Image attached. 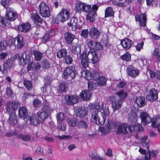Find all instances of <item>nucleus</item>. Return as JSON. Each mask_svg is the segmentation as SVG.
<instances>
[{
    "label": "nucleus",
    "instance_id": "5",
    "mask_svg": "<svg viewBox=\"0 0 160 160\" xmlns=\"http://www.w3.org/2000/svg\"><path fill=\"white\" fill-rule=\"evenodd\" d=\"M117 126L116 132L119 134H125L128 133V132L131 133L132 131V129L130 126L128 125L125 123H120L118 122V124Z\"/></svg>",
    "mask_w": 160,
    "mask_h": 160
},
{
    "label": "nucleus",
    "instance_id": "25",
    "mask_svg": "<svg viewBox=\"0 0 160 160\" xmlns=\"http://www.w3.org/2000/svg\"><path fill=\"white\" fill-rule=\"evenodd\" d=\"M87 112L86 109L84 108H82L77 110L76 114L77 116L81 118H84L87 114Z\"/></svg>",
    "mask_w": 160,
    "mask_h": 160
},
{
    "label": "nucleus",
    "instance_id": "34",
    "mask_svg": "<svg viewBox=\"0 0 160 160\" xmlns=\"http://www.w3.org/2000/svg\"><path fill=\"white\" fill-rule=\"evenodd\" d=\"M67 54V50L65 48H62L57 52V56L59 58H64Z\"/></svg>",
    "mask_w": 160,
    "mask_h": 160
},
{
    "label": "nucleus",
    "instance_id": "57",
    "mask_svg": "<svg viewBox=\"0 0 160 160\" xmlns=\"http://www.w3.org/2000/svg\"><path fill=\"white\" fill-rule=\"evenodd\" d=\"M2 5L6 9L8 7L10 4V0H1L0 2Z\"/></svg>",
    "mask_w": 160,
    "mask_h": 160
},
{
    "label": "nucleus",
    "instance_id": "22",
    "mask_svg": "<svg viewBox=\"0 0 160 160\" xmlns=\"http://www.w3.org/2000/svg\"><path fill=\"white\" fill-rule=\"evenodd\" d=\"M19 117V118H23V119L26 118L28 115V110L24 107H20L18 109Z\"/></svg>",
    "mask_w": 160,
    "mask_h": 160
},
{
    "label": "nucleus",
    "instance_id": "16",
    "mask_svg": "<svg viewBox=\"0 0 160 160\" xmlns=\"http://www.w3.org/2000/svg\"><path fill=\"white\" fill-rule=\"evenodd\" d=\"M127 72L129 75L133 78H135L139 73V72L138 70L132 65H130L128 67Z\"/></svg>",
    "mask_w": 160,
    "mask_h": 160
},
{
    "label": "nucleus",
    "instance_id": "4",
    "mask_svg": "<svg viewBox=\"0 0 160 160\" xmlns=\"http://www.w3.org/2000/svg\"><path fill=\"white\" fill-rule=\"evenodd\" d=\"M81 75L86 79L89 80L93 79L94 80H97L99 77V73L96 71H94L91 73L89 71L84 69L81 72Z\"/></svg>",
    "mask_w": 160,
    "mask_h": 160
},
{
    "label": "nucleus",
    "instance_id": "10",
    "mask_svg": "<svg viewBox=\"0 0 160 160\" xmlns=\"http://www.w3.org/2000/svg\"><path fill=\"white\" fill-rule=\"evenodd\" d=\"M110 101L112 102V107L113 112H114L116 110H118L121 107L122 101L118 96L112 97Z\"/></svg>",
    "mask_w": 160,
    "mask_h": 160
},
{
    "label": "nucleus",
    "instance_id": "11",
    "mask_svg": "<svg viewBox=\"0 0 160 160\" xmlns=\"http://www.w3.org/2000/svg\"><path fill=\"white\" fill-rule=\"evenodd\" d=\"M146 98L151 102L156 101L158 98V92L154 88L151 89L148 94L146 96Z\"/></svg>",
    "mask_w": 160,
    "mask_h": 160
},
{
    "label": "nucleus",
    "instance_id": "50",
    "mask_svg": "<svg viewBox=\"0 0 160 160\" xmlns=\"http://www.w3.org/2000/svg\"><path fill=\"white\" fill-rule=\"evenodd\" d=\"M133 130L136 131H142L143 128L141 125L139 123H137L133 126Z\"/></svg>",
    "mask_w": 160,
    "mask_h": 160
},
{
    "label": "nucleus",
    "instance_id": "56",
    "mask_svg": "<svg viewBox=\"0 0 160 160\" xmlns=\"http://www.w3.org/2000/svg\"><path fill=\"white\" fill-rule=\"evenodd\" d=\"M88 88L90 90H93L96 88V84L95 82L90 81L88 83Z\"/></svg>",
    "mask_w": 160,
    "mask_h": 160
},
{
    "label": "nucleus",
    "instance_id": "14",
    "mask_svg": "<svg viewBox=\"0 0 160 160\" xmlns=\"http://www.w3.org/2000/svg\"><path fill=\"white\" fill-rule=\"evenodd\" d=\"M139 116L143 124L147 125L150 123L152 121L151 117L146 112H141Z\"/></svg>",
    "mask_w": 160,
    "mask_h": 160
},
{
    "label": "nucleus",
    "instance_id": "49",
    "mask_svg": "<svg viewBox=\"0 0 160 160\" xmlns=\"http://www.w3.org/2000/svg\"><path fill=\"white\" fill-rule=\"evenodd\" d=\"M64 60L65 63L68 65L71 64L73 61L72 57L70 55H66L64 57Z\"/></svg>",
    "mask_w": 160,
    "mask_h": 160
},
{
    "label": "nucleus",
    "instance_id": "23",
    "mask_svg": "<svg viewBox=\"0 0 160 160\" xmlns=\"http://www.w3.org/2000/svg\"><path fill=\"white\" fill-rule=\"evenodd\" d=\"M139 22L141 26H145L146 25V15L145 14H141L138 16V18L135 16V19L136 21Z\"/></svg>",
    "mask_w": 160,
    "mask_h": 160
},
{
    "label": "nucleus",
    "instance_id": "7",
    "mask_svg": "<svg viewBox=\"0 0 160 160\" xmlns=\"http://www.w3.org/2000/svg\"><path fill=\"white\" fill-rule=\"evenodd\" d=\"M70 18V14L68 11L65 9H62L57 16L58 21L62 22L67 21Z\"/></svg>",
    "mask_w": 160,
    "mask_h": 160
},
{
    "label": "nucleus",
    "instance_id": "53",
    "mask_svg": "<svg viewBox=\"0 0 160 160\" xmlns=\"http://www.w3.org/2000/svg\"><path fill=\"white\" fill-rule=\"evenodd\" d=\"M90 156L93 159L98 160H106L102 158L99 157L97 154L92 152L89 154Z\"/></svg>",
    "mask_w": 160,
    "mask_h": 160
},
{
    "label": "nucleus",
    "instance_id": "40",
    "mask_svg": "<svg viewBox=\"0 0 160 160\" xmlns=\"http://www.w3.org/2000/svg\"><path fill=\"white\" fill-rule=\"evenodd\" d=\"M22 61L24 63L27 64L28 62L30 61V56L29 54H27L26 53H23L22 55Z\"/></svg>",
    "mask_w": 160,
    "mask_h": 160
},
{
    "label": "nucleus",
    "instance_id": "64",
    "mask_svg": "<svg viewBox=\"0 0 160 160\" xmlns=\"http://www.w3.org/2000/svg\"><path fill=\"white\" fill-rule=\"evenodd\" d=\"M153 55L157 58L158 61L160 62V55L157 49H156L154 50Z\"/></svg>",
    "mask_w": 160,
    "mask_h": 160
},
{
    "label": "nucleus",
    "instance_id": "2",
    "mask_svg": "<svg viewBox=\"0 0 160 160\" xmlns=\"http://www.w3.org/2000/svg\"><path fill=\"white\" fill-rule=\"evenodd\" d=\"M103 108V103H99L98 102L91 103L89 106V109L90 110V116L92 121L95 124L98 122L99 117L102 115V112L99 110H102Z\"/></svg>",
    "mask_w": 160,
    "mask_h": 160
},
{
    "label": "nucleus",
    "instance_id": "32",
    "mask_svg": "<svg viewBox=\"0 0 160 160\" xmlns=\"http://www.w3.org/2000/svg\"><path fill=\"white\" fill-rule=\"evenodd\" d=\"M72 50L74 52V53L78 55L79 54L81 51V46L78 44L73 43L72 44Z\"/></svg>",
    "mask_w": 160,
    "mask_h": 160
},
{
    "label": "nucleus",
    "instance_id": "41",
    "mask_svg": "<svg viewBox=\"0 0 160 160\" xmlns=\"http://www.w3.org/2000/svg\"><path fill=\"white\" fill-rule=\"evenodd\" d=\"M117 93L119 98L121 100V101L123 99L126 98L127 96V93L126 92H124L123 90H120L119 91L117 92Z\"/></svg>",
    "mask_w": 160,
    "mask_h": 160
},
{
    "label": "nucleus",
    "instance_id": "12",
    "mask_svg": "<svg viewBox=\"0 0 160 160\" xmlns=\"http://www.w3.org/2000/svg\"><path fill=\"white\" fill-rule=\"evenodd\" d=\"M91 10V7L90 5H87L82 2L77 4L75 8V10L77 12L82 11L83 12H88Z\"/></svg>",
    "mask_w": 160,
    "mask_h": 160
},
{
    "label": "nucleus",
    "instance_id": "30",
    "mask_svg": "<svg viewBox=\"0 0 160 160\" xmlns=\"http://www.w3.org/2000/svg\"><path fill=\"white\" fill-rule=\"evenodd\" d=\"M97 15L96 12L94 11H92L90 12L87 16V19L91 22L94 21L95 18Z\"/></svg>",
    "mask_w": 160,
    "mask_h": 160
},
{
    "label": "nucleus",
    "instance_id": "35",
    "mask_svg": "<svg viewBox=\"0 0 160 160\" xmlns=\"http://www.w3.org/2000/svg\"><path fill=\"white\" fill-rule=\"evenodd\" d=\"M105 17H109L113 16L114 12L111 7H108L107 8L105 11Z\"/></svg>",
    "mask_w": 160,
    "mask_h": 160
},
{
    "label": "nucleus",
    "instance_id": "55",
    "mask_svg": "<svg viewBox=\"0 0 160 160\" xmlns=\"http://www.w3.org/2000/svg\"><path fill=\"white\" fill-rule=\"evenodd\" d=\"M7 68L6 64L4 63L3 65L0 66V72L4 74L7 73L8 70Z\"/></svg>",
    "mask_w": 160,
    "mask_h": 160
},
{
    "label": "nucleus",
    "instance_id": "42",
    "mask_svg": "<svg viewBox=\"0 0 160 160\" xmlns=\"http://www.w3.org/2000/svg\"><path fill=\"white\" fill-rule=\"evenodd\" d=\"M106 120V117L104 114L101 115L99 117L98 120V122L96 124L98 125H103Z\"/></svg>",
    "mask_w": 160,
    "mask_h": 160
},
{
    "label": "nucleus",
    "instance_id": "44",
    "mask_svg": "<svg viewBox=\"0 0 160 160\" xmlns=\"http://www.w3.org/2000/svg\"><path fill=\"white\" fill-rule=\"evenodd\" d=\"M35 60L39 61L42 57V54L38 51H35L33 52Z\"/></svg>",
    "mask_w": 160,
    "mask_h": 160
},
{
    "label": "nucleus",
    "instance_id": "9",
    "mask_svg": "<svg viewBox=\"0 0 160 160\" xmlns=\"http://www.w3.org/2000/svg\"><path fill=\"white\" fill-rule=\"evenodd\" d=\"M6 11L5 16L8 20L11 21H13L17 18L18 14L12 8H8L6 9Z\"/></svg>",
    "mask_w": 160,
    "mask_h": 160
},
{
    "label": "nucleus",
    "instance_id": "26",
    "mask_svg": "<svg viewBox=\"0 0 160 160\" xmlns=\"http://www.w3.org/2000/svg\"><path fill=\"white\" fill-rule=\"evenodd\" d=\"M91 92L90 91L87 90L82 91L80 94L81 97L84 101L89 100L91 97Z\"/></svg>",
    "mask_w": 160,
    "mask_h": 160
},
{
    "label": "nucleus",
    "instance_id": "46",
    "mask_svg": "<svg viewBox=\"0 0 160 160\" xmlns=\"http://www.w3.org/2000/svg\"><path fill=\"white\" fill-rule=\"evenodd\" d=\"M24 85L28 91L30 90L32 88V82L30 81L24 80Z\"/></svg>",
    "mask_w": 160,
    "mask_h": 160
},
{
    "label": "nucleus",
    "instance_id": "13",
    "mask_svg": "<svg viewBox=\"0 0 160 160\" xmlns=\"http://www.w3.org/2000/svg\"><path fill=\"white\" fill-rule=\"evenodd\" d=\"M78 97L75 95L66 96L65 97V103L67 104L73 105L78 101Z\"/></svg>",
    "mask_w": 160,
    "mask_h": 160
},
{
    "label": "nucleus",
    "instance_id": "54",
    "mask_svg": "<svg viewBox=\"0 0 160 160\" xmlns=\"http://www.w3.org/2000/svg\"><path fill=\"white\" fill-rule=\"evenodd\" d=\"M34 107L37 108L40 107L42 105L41 101L38 98H35L33 102Z\"/></svg>",
    "mask_w": 160,
    "mask_h": 160
},
{
    "label": "nucleus",
    "instance_id": "19",
    "mask_svg": "<svg viewBox=\"0 0 160 160\" xmlns=\"http://www.w3.org/2000/svg\"><path fill=\"white\" fill-rule=\"evenodd\" d=\"M31 28L30 24L27 22L19 24L18 27V29L20 31L26 32L28 31Z\"/></svg>",
    "mask_w": 160,
    "mask_h": 160
},
{
    "label": "nucleus",
    "instance_id": "8",
    "mask_svg": "<svg viewBox=\"0 0 160 160\" xmlns=\"http://www.w3.org/2000/svg\"><path fill=\"white\" fill-rule=\"evenodd\" d=\"M77 74L75 68L74 66H69L65 70L63 75L65 78L67 79L69 78H74Z\"/></svg>",
    "mask_w": 160,
    "mask_h": 160
},
{
    "label": "nucleus",
    "instance_id": "18",
    "mask_svg": "<svg viewBox=\"0 0 160 160\" xmlns=\"http://www.w3.org/2000/svg\"><path fill=\"white\" fill-rule=\"evenodd\" d=\"M121 44L122 47L127 50L130 48L132 44V42L129 39L126 38L121 41Z\"/></svg>",
    "mask_w": 160,
    "mask_h": 160
},
{
    "label": "nucleus",
    "instance_id": "39",
    "mask_svg": "<svg viewBox=\"0 0 160 160\" xmlns=\"http://www.w3.org/2000/svg\"><path fill=\"white\" fill-rule=\"evenodd\" d=\"M29 120L31 124L35 126L38 125L41 122L37 118V116L35 117L32 116L29 118Z\"/></svg>",
    "mask_w": 160,
    "mask_h": 160
},
{
    "label": "nucleus",
    "instance_id": "63",
    "mask_svg": "<svg viewBox=\"0 0 160 160\" xmlns=\"http://www.w3.org/2000/svg\"><path fill=\"white\" fill-rule=\"evenodd\" d=\"M58 129L63 131L65 130L66 126L62 122H58Z\"/></svg>",
    "mask_w": 160,
    "mask_h": 160
},
{
    "label": "nucleus",
    "instance_id": "20",
    "mask_svg": "<svg viewBox=\"0 0 160 160\" xmlns=\"http://www.w3.org/2000/svg\"><path fill=\"white\" fill-rule=\"evenodd\" d=\"M18 107V104L15 102H9L6 105V111L8 112H13L12 111L17 109Z\"/></svg>",
    "mask_w": 160,
    "mask_h": 160
},
{
    "label": "nucleus",
    "instance_id": "51",
    "mask_svg": "<svg viewBox=\"0 0 160 160\" xmlns=\"http://www.w3.org/2000/svg\"><path fill=\"white\" fill-rule=\"evenodd\" d=\"M50 38V33H47L45 34L41 38V39L42 42L44 43H45L49 41Z\"/></svg>",
    "mask_w": 160,
    "mask_h": 160
},
{
    "label": "nucleus",
    "instance_id": "37",
    "mask_svg": "<svg viewBox=\"0 0 160 160\" xmlns=\"http://www.w3.org/2000/svg\"><path fill=\"white\" fill-rule=\"evenodd\" d=\"M18 137L24 141H29L31 138V137L29 134H20L18 135Z\"/></svg>",
    "mask_w": 160,
    "mask_h": 160
},
{
    "label": "nucleus",
    "instance_id": "3",
    "mask_svg": "<svg viewBox=\"0 0 160 160\" xmlns=\"http://www.w3.org/2000/svg\"><path fill=\"white\" fill-rule=\"evenodd\" d=\"M39 13L43 17H48L50 15V12L48 6L44 2H42L37 7Z\"/></svg>",
    "mask_w": 160,
    "mask_h": 160
},
{
    "label": "nucleus",
    "instance_id": "52",
    "mask_svg": "<svg viewBox=\"0 0 160 160\" xmlns=\"http://www.w3.org/2000/svg\"><path fill=\"white\" fill-rule=\"evenodd\" d=\"M128 121L131 122H136L137 120V118L135 114L131 113L129 114Z\"/></svg>",
    "mask_w": 160,
    "mask_h": 160
},
{
    "label": "nucleus",
    "instance_id": "21",
    "mask_svg": "<svg viewBox=\"0 0 160 160\" xmlns=\"http://www.w3.org/2000/svg\"><path fill=\"white\" fill-rule=\"evenodd\" d=\"M37 118L41 123H43L46 119L48 117V112H39L37 114Z\"/></svg>",
    "mask_w": 160,
    "mask_h": 160
},
{
    "label": "nucleus",
    "instance_id": "47",
    "mask_svg": "<svg viewBox=\"0 0 160 160\" xmlns=\"http://www.w3.org/2000/svg\"><path fill=\"white\" fill-rule=\"evenodd\" d=\"M5 63L6 64V66L8 70L12 67L14 64L13 60L10 59H8Z\"/></svg>",
    "mask_w": 160,
    "mask_h": 160
},
{
    "label": "nucleus",
    "instance_id": "33",
    "mask_svg": "<svg viewBox=\"0 0 160 160\" xmlns=\"http://www.w3.org/2000/svg\"><path fill=\"white\" fill-rule=\"evenodd\" d=\"M76 127L79 128L86 129L88 128V124L83 121H77L76 123Z\"/></svg>",
    "mask_w": 160,
    "mask_h": 160
},
{
    "label": "nucleus",
    "instance_id": "43",
    "mask_svg": "<svg viewBox=\"0 0 160 160\" xmlns=\"http://www.w3.org/2000/svg\"><path fill=\"white\" fill-rule=\"evenodd\" d=\"M68 86L67 84L64 82H61L59 86V90L61 92H65L68 88Z\"/></svg>",
    "mask_w": 160,
    "mask_h": 160
},
{
    "label": "nucleus",
    "instance_id": "27",
    "mask_svg": "<svg viewBox=\"0 0 160 160\" xmlns=\"http://www.w3.org/2000/svg\"><path fill=\"white\" fill-rule=\"evenodd\" d=\"M135 99V102L138 107H143L145 105V98L143 97H136Z\"/></svg>",
    "mask_w": 160,
    "mask_h": 160
},
{
    "label": "nucleus",
    "instance_id": "6",
    "mask_svg": "<svg viewBox=\"0 0 160 160\" xmlns=\"http://www.w3.org/2000/svg\"><path fill=\"white\" fill-rule=\"evenodd\" d=\"M84 24L83 22L81 20L78 22L77 18L74 17L71 18L69 22L68 23V25L73 31H76L77 29L80 30Z\"/></svg>",
    "mask_w": 160,
    "mask_h": 160
},
{
    "label": "nucleus",
    "instance_id": "15",
    "mask_svg": "<svg viewBox=\"0 0 160 160\" xmlns=\"http://www.w3.org/2000/svg\"><path fill=\"white\" fill-rule=\"evenodd\" d=\"M101 32L96 28L92 27L89 31V35L90 37L94 39L98 38L101 34Z\"/></svg>",
    "mask_w": 160,
    "mask_h": 160
},
{
    "label": "nucleus",
    "instance_id": "24",
    "mask_svg": "<svg viewBox=\"0 0 160 160\" xmlns=\"http://www.w3.org/2000/svg\"><path fill=\"white\" fill-rule=\"evenodd\" d=\"M8 122L11 125L16 124L17 123V117L14 112L10 113L9 118L8 120Z\"/></svg>",
    "mask_w": 160,
    "mask_h": 160
},
{
    "label": "nucleus",
    "instance_id": "60",
    "mask_svg": "<svg viewBox=\"0 0 160 160\" xmlns=\"http://www.w3.org/2000/svg\"><path fill=\"white\" fill-rule=\"evenodd\" d=\"M121 58L126 61H128L131 59V55L128 53H125L121 56Z\"/></svg>",
    "mask_w": 160,
    "mask_h": 160
},
{
    "label": "nucleus",
    "instance_id": "38",
    "mask_svg": "<svg viewBox=\"0 0 160 160\" xmlns=\"http://www.w3.org/2000/svg\"><path fill=\"white\" fill-rule=\"evenodd\" d=\"M42 68L43 69H48L51 66V64L46 59L42 60L41 62Z\"/></svg>",
    "mask_w": 160,
    "mask_h": 160
},
{
    "label": "nucleus",
    "instance_id": "61",
    "mask_svg": "<svg viewBox=\"0 0 160 160\" xmlns=\"http://www.w3.org/2000/svg\"><path fill=\"white\" fill-rule=\"evenodd\" d=\"M147 151L148 154H150L151 156L155 158L156 157L157 153V152L156 151H155L153 150H152V151H150L149 149V147H147Z\"/></svg>",
    "mask_w": 160,
    "mask_h": 160
},
{
    "label": "nucleus",
    "instance_id": "62",
    "mask_svg": "<svg viewBox=\"0 0 160 160\" xmlns=\"http://www.w3.org/2000/svg\"><path fill=\"white\" fill-rule=\"evenodd\" d=\"M100 130L101 132L103 134L108 133L110 131L108 128L107 127V126L104 127H101L100 128Z\"/></svg>",
    "mask_w": 160,
    "mask_h": 160
},
{
    "label": "nucleus",
    "instance_id": "31",
    "mask_svg": "<svg viewBox=\"0 0 160 160\" xmlns=\"http://www.w3.org/2000/svg\"><path fill=\"white\" fill-rule=\"evenodd\" d=\"M151 122H152V125L153 127L155 128L160 127V116L153 118Z\"/></svg>",
    "mask_w": 160,
    "mask_h": 160
},
{
    "label": "nucleus",
    "instance_id": "48",
    "mask_svg": "<svg viewBox=\"0 0 160 160\" xmlns=\"http://www.w3.org/2000/svg\"><path fill=\"white\" fill-rule=\"evenodd\" d=\"M58 122H62L65 118V116L63 113L60 112L56 115Z\"/></svg>",
    "mask_w": 160,
    "mask_h": 160
},
{
    "label": "nucleus",
    "instance_id": "59",
    "mask_svg": "<svg viewBox=\"0 0 160 160\" xmlns=\"http://www.w3.org/2000/svg\"><path fill=\"white\" fill-rule=\"evenodd\" d=\"M8 19L3 17H0V26H4L8 22Z\"/></svg>",
    "mask_w": 160,
    "mask_h": 160
},
{
    "label": "nucleus",
    "instance_id": "36",
    "mask_svg": "<svg viewBox=\"0 0 160 160\" xmlns=\"http://www.w3.org/2000/svg\"><path fill=\"white\" fill-rule=\"evenodd\" d=\"M107 81V79L104 77H99L97 80V84L100 86H103L106 85Z\"/></svg>",
    "mask_w": 160,
    "mask_h": 160
},
{
    "label": "nucleus",
    "instance_id": "1",
    "mask_svg": "<svg viewBox=\"0 0 160 160\" xmlns=\"http://www.w3.org/2000/svg\"><path fill=\"white\" fill-rule=\"evenodd\" d=\"M94 48L93 50H90L87 53L86 51H84L80 54L81 63L84 68L88 67L89 60H91L93 64L96 63L98 61L97 54L94 50H100L102 48V46L100 43L95 42Z\"/></svg>",
    "mask_w": 160,
    "mask_h": 160
},
{
    "label": "nucleus",
    "instance_id": "28",
    "mask_svg": "<svg viewBox=\"0 0 160 160\" xmlns=\"http://www.w3.org/2000/svg\"><path fill=\"white\" fill-rule=\"evenodd\" d=\"M16 40H17V48H22L24 45L23 37L21 35L18 34L15 38Z\"/></svg>",
    "mask_w": 160,
    "mask_h": 160
},
{
    "label": "nucleus",
    "instance_id": "58",
    "mask_svg": "<svg viewBox=\"0 0 160 160\" xmlns=\"http://www.w3.org/2000/svg\"><path fill=\"white\" fill-rule=\"evenodd\" d=\"M67 121L68 124L72 127L75 125L76 126L77 121L76 120L75 118H73V119H68Z\"/></svg>",
    "mask_w": 160,
    "mask_h": 160
},
{
    "label": "nucleus",
    "instance_id": "17",
    "mask_svg": "<svg viewBox=\"0 0 160 160\" xmlns=\"http://www.w3.org/2000/svg\"><path fill=\"white\" fill-rule=\"evenodd\" d=\"M75 38V35L68 32H67L64 34V39L65 42L68 45L72 44Z\"/></svg>",
    "mask_w": 160,
    "mask_h": 160
},
{
    "label": "nucleus",
    "instance_id": "45",
    "mask_svg": "<svg viewBox=\"0 0 160 160\" xmlns=\"http://www.w3.org/2000/svg\"><path fill=\"white\" fill-rule=\"evenodd\" d=\"M31 18L36 21L37 22L40 23H42V20L38 14L34 13L31 15Z\"/></svg>",
    "mask_w": 160,
    "mask_h": 160
},
{
    "label": "nucleus",
    "instance_id": "29",
    "mask_svg": "<svg viewBox=\"0 0 160 160\" xmlns=\"http://www.w3.org/2000/svg\"><path fill=\"white\" fill-rule=\"evenodd\" d=\"M118 124V121L109 120L108 121L107 126L110 130L112 129L115 128H116Z\"/></svg>",
    "mask_w": 160,
    "mask_h": 160
}]
</instances>
